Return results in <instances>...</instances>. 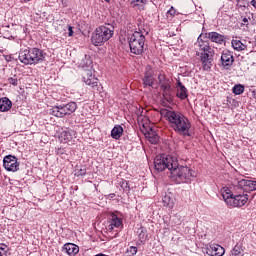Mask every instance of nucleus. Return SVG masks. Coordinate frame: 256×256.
Returning a JSON list of instances; mask_svg holds the SVG:
<instances>
[{"label": "nucleus", "instance_id": "09e8293b", "mask_svg": "<svg viewBox=\"0 0 256 256\" xmlns=\"http://www.w3.org/2000/svg\"><path fill=\"white\" fill-rule=\"evenodd\" d=\"M106 3H111V0H104Z\"/></svg>", "mask_w": 256, "mask_h": 256}, {"label": "nucleus", "instance_id": "aec40b11", "mask_svg": "<svg viewBox=\"0 0 256 256\" xmlns=\"http://www.w3.org/2000/svg\"><path fill=\"white\" fill-rule=\"evenodd\" d=\"M158 83L160 85L161 90L167 89L171 87V80L165 76V74L158 75Z\"/></svg>", "mask_w": 256, "mask_h": 256}, {"label": "nucleus", "instance_id": "79ce46f5", "mask_svg": "<svg viewBox=\"0 0 256 256\" xmlns=\"http://www.w3.org/2000/svg\"><path fill=\"white\" fill-rule=\"evenodd\" d=\"M174 13H175V9L173 7H171V9L168 10V14L173 15Z\"/></svg>", "mask_w": 256, "mask_h": 256}, {"label": "nucleus", "instance_id": "4468645a", "mask_svg": "<svg viewBox=\"0 0 256 256\" xmlns=\"http://www.w3.org/2000/svg\"><path fill=\"white\" fill-rule=\"evenodd\" d=\"M61 141H64V143H72L74 139H77V132L72 129L64 130L60 135Z\"/></svg>", "mask_w": 256, "mask_h": 256}, {"label": "nucleus", "instance_id": "f03ea898", "mask_svg": "<svg viewBox=\"0 0 256 256\" xmlns=\"http://www.w3.org/2000/svg\"><path fill=\"white\" fill-rule=\"evenodd\" d=\"M115 33V26L110 23H105L97 27L91 36L92 45L95 47H101L104 43H107L113 37Z\"/></svg>", "mask_w": 256, "mask_h": 256}, {"label": "nucleus", "instance_id": "f3484780", "mask_svg": "<svg viewBox=\"0 0 256 256\" xmlns=\"http://www.w3.org/2000/svg\"><path fill=\"white\" fill-rule=\"evenodd\" d=\"M63 251H65L69 256H75L79 253V246L73 243H66L63 246Z\"/></svg>", "mask_w": 256, "mask_h": 256}, {"label": "nucleus", "instance_id": "ea45409f", "mask_svg": "<svg viewBox=\"0 0 256 256\" xmlns=\"http://www.w3.org/2000/svg\"><path fill=\"white\" fill-rule=\"evenodd\" d=\"M6 249H7V245L0 244V251H2V253H5V255H7V251H5Z\"/></svg>", "mask_w": 256, "mask_h": 256}, {"label": "nucleus", "instance_id": "1a4fd4ad", "mask_svg": "<svg viewBox=\"0 0 256 256\" xmlns=\"http://www.w3.org/2000/svg\"><path fill=\"white\" fill-rule=\"evenodd\" d=\"M19 161L17 157L13 155H7L3 159V167L6 169V171H10L12 173H15L19 171Z\"/></svg>", "mask_w": 256, "mask_h": 256}, {"label": "nucleus", "instance_id": "ddd939ff", "mask_svg": "<svg viewBox=\"0 0 256 256\" xmlns=\"http://www.w3.org/2000/svg\"><path fill=\"white\" fill-rule=\"evenodd\" d=\"M233 54L229 50L223 51L221 55V63L225 69H229L233 65Z\"/></svg>", "mask_w": 256, "mask_h": 256}, {"label": "nucleus", "instance_id": "7ed1b4c3", "mask_svg": "<svg viewBox=\"0 0 256 256\" xmlns=\"http://www.w3.org/2000/svg\"><path fill=\"white\" fill-rule=\"evenodd\" d=\"M171 171V179L176 181V183H190L191 179L195 177V172L187 166H179L177 162V167H173Z\"/></svg>", "mask_w": 256, "mask_h": 256}, {"label": "nucleus", "instance_id": "de8ad7c7", "mask_svg": "<svg viewBox=\"0 0 256 256\" xmlns=\"http://www.w3.org/2000/svg\"><path fill=\"white\" fill-rule=\"evenodd\" d=\"M95 256H107V255L100 253V254H96Z\"/></svg>", "mask_w": 256, "mask_h": 256}, {"label": "nucleus", "instance_id": "6e6552de", "mask_svg": "<svg viewBox=\"0 0 256 256\" xmlns=\"http://www.w3.org/2000/svg\"><path fill=\"white\" fill-rule=\"evenodd\" d=\"M196 54L200 57L204 71H209L213 67V50H208L207 52L196 51Z\"/></svg>", "mask_w": 256, "mask_h": 256}, {"label": "nucleus", "instance_id": "f257e3e1", "mask_svg": "<svg viewBox=\"0 0 256 256\" xmlns=\"http://www.w3.org/2000/svg\"><path fill=\"white\" fill-rule=\"evenodd\" d=\"M161 115L165 117V119L170 123L172 129H174L178 135L191 137V133H189L191 129V122H189L188 117L181 114V112L168 109L162 110Z\"/></svg>", "mask_w": 256, "mask_h": 256}, {"label": "nucleus", "instance_id": "412c9836", "mask_svg": "<svg viewBox=\"0 0 256 256\" xmlns=\"http://www.w3.org/2000/svg\"><path fill=\"white\" fill-rule=\"evenodd\" d=\"M11 107H13V103L11 102V100H9V98L4 97L0 99V111L2 112L9 111Z\"/></svg>", "mask_w": 256, "mask_h": 256}, {"label": "nucleus", "instance_id": "5701e85b", "mask_svg": "<svg viewBox=\"0 0 256 256\" xmlns=\"http://www.w3.org/2000/svg\"><path fill=\"white\" fill-rule=\"evenodd\" d=\"M161 91L164 101L171 103V101H173V89L171 88V86L168 88H162Z\"/></svg>", "mask_w": 256, "mask_h": 256}, {"label": "nucleus", "instance_id": "b1692460", "mask_svg": "<svg viewBox=\"0 0 256 256\" xmlns=\"http://www.w3.org/2000/svg\"><path fill=\"white\" fill-rule=\"evenodd\" d=\"M123 135V127L121 125L115 126L111 131L112 139H121Z\"/></svg>", "mask_w": 256, "mask_h": 256}, {"label": "nucleus", "instance_id": "a878e982", "mask_svg": "<svg viewBox=\"0 0 256 256\" xmlns=\"http://www.w3.org/2000/svg\"><path fill=\"white\" fill-rule=\"evenodd\" d=\"M121 225H122L121 219H119V217H117V215L112 214L109 229H113V227H116L117 229H119V227H121Z\"/></svg>", "mask_w": 256, "mask_h": 256}, {"label": "nucleus", "instance_id": "8fccbe9b", "mask_svg": "<svg viewBox=\"0 0 256 256\" xmlns=\"http://www.w3.org/2000/svg\"><path fill=\"white\" fill-rule=\"evenodd\" d=\"M111 197H115V194H111Z\"/></svg>", "mask_w": 256, "mask_h": 256}, {"label": "nucleus", "instance_id": "4c0bfd02", "mask_svg": "<svg viewBox=\"0 0 256 256\" xmlns=\"http://www.w3.org/2000/svg\"><path fill=\"white\" fill-rule=\"evenodd\" d=\"M76 175H77L78 177H83V176L87 175V170H86V169H80V170L76 173Z\"/></svg>", "mask_w": 256, "mask_h": 256}, {"label": "nucleus", "instance_id": "9d476101", "mask_svg": "<svg viewBox=\"0 0 256 256\" xmlns=\"http://www.w3.org/2000/svg\"><path fill=\"white\" fill-rule=\"evenodd\" d=\"M45 60V54H43V50L39 48H31L30 49V61H26L31 63V65H36V63H41Z\"/></svg>", "mask_w": 256, "mask_h": 256}, {"label": "nucleus", "instance_id": "a19ab883", "mask_svg": "<svg viewBox=\"0 0 256 256\" xmlns=\"http://www.w3.org/2000/svg\"><path fill=\"white\" fill-rule=\"evenodd\" d=\"M68 31H69L68 32L69 37H73V27L69 26Z\"/></svg>", "mask_w": 256, "mask_h": 256}, {"label": "nucleus", "instance_id": "e433bc0d", "mask_svg": "<svg viewBox=\"0 0 256 256\" xmlns=\"http://www.w3.org/2000/svg\"><path fill=\"white\" fill-rule=\"evenodd\" d=\"M121 188L123 189V191H129V182H127L126 180L122 181Z\"/></svg>", "mask_w": 256, "mask_h": 256}, {"label": "nucleus", "instance_id": "0eeeda50", "mask_svg": "<svg viewBox=\"0 0 256 256\" xmlns=\"http://www.w3.org/2000/svg\"><path fill=\"white\" fill-rule=\"evenodd\" d=\"M249 201L247 194H234L232 197L226 196V205L228 207H243Z\"/></svg>", "mask_w": 256, "mask_h": 256}, {"label": "nucleus", "instance_id": "bb28decb", "mask_svg": "<svg viewBox=\"0 0 256 256\" xmlns=\"http://www.w3.org/2000/svg\"><path fill=\"white\" fill-rule=\"evenodd\" d=\"M143 84L147 85L148 87H153L155 84V78H153V75L151 73H146L143 78Z\"/></svg>", "mask_w": 256, "mask_h": 256}, {"label": "nucleus", "instance_id": "dca6fc26", "mask_svg": "<svg viewBox=\"0 0 256 256\" xmlns=\"http://www.w3.org/2000/svg\"><path fill=\"white\" fill-rule=\"evenodd\" d=\"M195 47H198V53H205L207 51H212L213 49L209 47V42L203 41L201 35L198 37Z\"/></svg>", "mask_w": 256, "mask_h": 256}, {"label": "nucleus", "instance_id": "37998d69", "mask_svg": "<svg viewBox=\"0 0 256 256\" xmlns=\"http://www.w3.org/2000/svg\"><path fill=\"white\" fill-rule=\"evenodd\" d=\"M62 1V5L64 6V7H67V1L68 0H61Z\"/></svg>", "mask_w": 256, "mask_h": 256}, {"label": "nucleus", "instance_id": "20e7f679", "mask_svg": "<svg viewBox=\"0 0 256 256\" xmlns=\"http://www.w3.org/2000/svg\"><path fill=\"white\" fill-rule=\"evenodd\" d=\"M128 43L130 53H133V55H141V53H143V47H145V35L135 31L132 35L128 36Z\"/></svg>", "mask_w": 256, "mask_h": 256}, {"label": "nucleus", "instance_id": "2eb2a0df", "mask_svg": "<svg viewBox=\"0 0 256 256\" xmlns=\"http://www.w3.org/2000/svg\"><path fill=\"white\" fill-rule=\"evenodd\" d=\"M205 36L212 41V43H218L222 45L225 42V36L217 33V32H210L206 33Z\"/></svg>", "mask_w": 256, "mask_h": 256}, {"label": "nucleus", "instance_id": "f8f14e48", "mask_svg": "<svg viewBox=\"0 0 256 256\" xmlns=\"http://www.w3.org/2000/svg\"><path fill=\"white\" fill-rule=\"evenodd\" d=\"M83 81L86 85H89L93 91H99V82L97 81V78L91 74V72H86V74L83 76Z\"/></svg>", "mask_w": 256, "mask_h": 256}, {"label": "nucleus", "instance_id": "c756f323", "mask_svg": "<svg viewBox=\"0 0 256 256\" xmlns=\"http://www.w3.org/2000/svg\"><path fill=\"white\" fill-rule=\"evenodd\" d=\"M232 256H243V245L236 244L231 251Z\"/></svg>", "mask_w": 256, "mask_h": 256}, {"label": "nucleus", "instance_id": "49530a36", "mask_svg": "<svg viewBox=\"0 0 256 256\" xmlns=\"http://www.w3.org/2000/svg\"><path fill=\"white\" fill-rule=\"evenodd\" d=\"M0 256H5V252H2V251L0 250Z\"/></svg>", "mask_w": 256, "mask_h": 256}, {"label": "nucleus", "instance_id": "2f4dec72", "mask_svg": "<svg viewBox=\"0 0 256 256\" xmlns=\"http://www.w3.org/2000/svg\"><path fill=\"white\" fill-rule=\"evenodd\" d=\"M131 5H133V7H140V9H143L144 5H147V0H133Z\"/></svg>", "mask_w": 256, "mask_h": 256}, {"label": "nucleus", "instance_id": "a18cd8bd", "mask_svg": "<svg viewBox=\"0 0 256 256\" xmlns=\"http://www.w3.org/2000/svg\"><path fill=\"white\" fill-rule=\"evenodd\" d=\"M243 23H249V20L247 18H243Z\"/></svg>", "mask_w": 256, "mask_h": 256}, {"label": "nucleus", "instance_id": "3c124183", "mask_svg": "<svg viewBox=\"0 0 256 256\" xmlns=\"http://www.w3.org/2000/svg\"><path fill=\"white\" fill-rule=\"evenodd\" d=\"M24 1H31V0H24Z\"/></svg>", "mask_w": 256, "mask_h": 256}, {"label": "nucleus", "instance_id": "7c9ffc66", "mask_svg": "<svg viewBox=\"0 0 256 256\" xmlns=\"http://www.w3.org/2000/svg\"><path fill=\"white\" fill-rule=\"evenodd\" d=\"M234 95H241L244 93L245 91V86L241 85V84H236L233 89H232Z\"/></svg>", "mask_w": 256, "mask_h": 256}, {"label": "nucleus", "instance_id": "cd10ccee", "mask_svg": "<svg viewBox=\"0 0 256 256\" xmlns=\"http://www.w3.org/2000/svg\"><path fill=\"white\" fill-rule=\"evenodd\" d=\"M232 47L235 51H245V49H247V46H245L241 40H232Z\"/></svg>", "mask_w": 256, "mask_h": 256}, {"label": "nucleus", "instance_id": "473e14b6", "mask_svg": "<svg viewBox=\"0 0 256 256\" xmlns=\"http://www.w3.org/2000/svg\"><path fill=\"white\" fill-rule=\"evenodd\" d=\"M234 195L235 194H233L229 188H224V191L222 192V197H223V200L225 201V203H227V197L229 199L230 197H232Z\"/></svg>", "mask_w": 256, "mask_h": 256}, {"label": "nucleus", "instance_id": "9b49d317", "mask_svg": "<svg viewBox=\"0 0 256 256\" xmlns=\"http://www.w3.org/2000/svg\"><path fill=\"white\" fill-rule=\"evenodd\" d=\"M207 255L210 256H223L225 255V248L219 244H210L204 248Z\"/></svg>", "mask_w": 256, "mask_h": 256}, {"label": "nucleus", "instance_id": "6ab92c4d", "mask_svg": "<svg viewBox=\"0 0 256 256\" xmlns=\"http://www.w3.org/2000/svg\"><path fill=\"white\" fill-rule=\"evenodd\" d=\"M146 138L152 145H157L159 143V135L153 131V128H148V130H146Z\"/></svg>", "mask_w": 256, "mask_h": 256}, {"label": "nucleus", "instance_id": "c9c22d12", "mask_svg": "<svg viewBox=\"0 0 256 256\" xmlns=\"http://www.w3.org/2000/svg\"><path fill=\"white\" fill-rule=\"evenodd\" d=\"M248 189L249 191L256 190V180H249Z\"/></svg>", "mask_w": 256, "mask_h": 256}, {"label": "nucleus", "instance_id": "c03bdc74", "mask_svg": "<svg viewBox=\"0 0 256 256\" xmlns=\"http://www.w3.org/2000/svg\"><path fill=\"white\" fill-rule=\"evenodd\" d=\"M251 5H252V7H255V8H256V0H252V1H251Z\"/></svg>", "mask_w": 256, "mask_h": 256}, {"label": "nucleus", "instance_id": "4be33fe9", "mask_svg": "<svg viewBox=\"0 0 256 256\" xmlns=\"http://www.w3.org/2000/svg\"><path fill=\"white\" fill-rule=\"evenodd\" d=\"M177 97L179 99H187V88L181 82L177 83Z\"/></svg>", "mask_w": 256, "mask_h": 256}, {"label": "nucleus", "instance_id": "39448f33", "mask_svg": "<svg viewBox=\"0 0 256 256\" xmlns=\"http://www.w3.org/2000/svg\"><path fill=\"white\" fill-rule=\"evenodd\" d=\"M173 167H177V160L169 155H158L154 159V168L158 172L165 171L166 169L172 171Z\"/></svg>", "mask_w": 256, "mask_h": 256}, {"label": "nucleus", "instance_id": "72a5a7b5", "mask_svg": "<svg viewBox=\"0 0 256 256\" xmlns=\"http://www.w3.org/2000/svg\"><path fill=\"white\" fill-rule=\"evenodd\" d=\"M237 186L239 187V189H247L245 187H249V180L242 179V180L238 181Z\"/></svg>", "mask_w": 256, "mask_h": 256}, {"label": "nucleus", "instance_id": "393cba45", "mask_svg": "<svg viewBox=\"0 0 256 256\" xmlns=\"http://www.w3.org/2000/svg\"><path fill=\"white\" fill-rule=\"evenodd\" d=\"M162 203L164 205V207H167L168 209H173L175 202L173 201V199L171 198V195L166 194L163 198H162Z\"/></svg>", "mask_w": 256, "mask_h": 256}, {"label": "nucleus", "instance_id": "423d86ee", "mask_svg": "<svg viewBox=\"0 0 256 256\" xmlns=\"http://www.w3.org/2000/svg\"><path fill=\"white\" fill-rule=\"evenodd\" d=\"M77 111V103L69 102L66 105L54 106L48 110L49 115L54 117H65V115H71Z\"/></svg>", "mask_w": 256, "mask_h": 256}, {"label": "nucleus", "instance_id": "a211bd4d", "mask_svg": "<svg viewBox=\"0 0 256 256\" xmlns=\"http://www.w3.org/2000/svg\"><path fill=\"white\" fill-rule=\"evenodd\" d=\"M31 49H25L19 53V61L24 65H31Z\"/></svg>", "mask_w": 256, "mask_h": 256}, {"label": "nucleus", "instance_id": "c85d7f7f", "mask_svg": "<svg viewBox=\"0 0 256 256\" xmlns=\"http://www.w3.org/2000/svg\"><path fill=\"white\" fill-rule=\"evenodd\" d=\"M138 237L141 243H145L147 241V229L140 227L138 229Z\"/></svg>", "mask_w": 256, "mask_h": 256}, {"label": "nucleus", "instance_id": "58836bf2", "mask_svg": "<svg viewBox=\"0 0 256 256\" xmlns=\"http://www.w3.org/2000/svg\"><path fill=\"white\" fill-rule=\"evenodd\" d=\"M128 251L131 253V255H137V247L135 246H131Z\"/></svg>", "mask_w": 256, "mask_h": 256}, {"label": "nucleus", "instance_id": "f704fd0d", "mask_svg": "<svg viewBox=\"0 0 256 256\" xmlns=\"http://www.w3.org/2000/svg\"><path fill=\"white\" fill-rule=\"evenodd\" d=\"M8 83L10 85H13L14 87H17V85H19V80L17 78V75H13L12 77L8 78Z\"/></svg>", "mask_w": 256, "mask_h": 256}]
</instances>
